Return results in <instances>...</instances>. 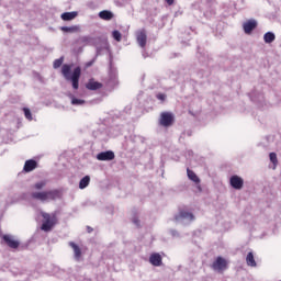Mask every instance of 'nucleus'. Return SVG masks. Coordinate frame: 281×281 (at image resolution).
<instances>
[{"instance_id": "1", "label": "nucleus", "mask_w": 281, "mask_h": 281, "mask_svg": "<svg viewBox=\"0 0 281 281\" xmlns=\"http://www.w3.org/2000/svg\"><path fill=\"white\" fill-rule=\"evenodd\" d=\"M61 75L64 76L65 80L71 82L75 91L80 89V76L82 75V69L80 67H76L71 74V65L65 64L61 67Z\"/></svg>"}, {"instance_id": "2", "label": "nucleus", "mask_w": 281, "mask_h": 281, "mask_svg": "<svg viewBox=\"0 0 281 281\" xmlns=\"http://www.w3.org/2000/svg\"><path fill=\"white\" fill-rule=\"evenodd\" d=\"M31 198L34 201H41V203H49L60 199V192L58 190H48V191H33Z\"/></svg>"}, {"instance_id": "3", "label": "nucleus", "mask_w": 281, "mask_h": 281, "mask_svg": "<svg viewBox=\"0 0 281 281\" xmlns=\"http://www.w3.org/2000/svg\"><path fill=\"white\" fill-rule=\"evenodd\" d=\"M44 218L41 229L43 232H52V228L56 225V215L49 213H42Z\"/></svg>"}, {"instance_id": "4", "label": "nucleus", "mask_w": 281, "mask_h": 281, "mask_svg": "<svg viewBox=\"0 0 281 281\" xmlns=\"http://www.w3.org/2000/svg\"><path fill=\"white\" fill-rule=\"evenodd\" d=\"M159 124L160 126H165V128L172 126L175 124V114L170 112H162L160 114Z\"/></svg>"}, {"instance_id": "5", "label": "nucleus", "mask_w": 281, "mask_h": 281, "mask_svg": "<svg viewBox=\"0 0 281 281\" xmlns=\"http://www.w3.org/2000/svg\"><path fill=\"white\" fill-rule=\"evenodd\" d=\"M177 223H192L194 221V214L190 213L187 210H181L178 215L175 216Z\"/></svg>"}, {"instance_id": "6", "label": "nucleus", "mask_w": 281, "mask_h": 281, "mask_svg": "<svg viewBox=\"0 0 281 281\" xmlns=\"http://www.w3.org/2000/svg\"><path fill=\"white\" fill-rule=\"evenodd\" d=\"M98 161H113L115 159V153L108 150L101 151L97 155Z\"/></svg>"}, {"instance_id": "7", "label": "nucleus", "mask_w": 281, "mask_h": 281, "mask_svg": "<svg viewBox=\"0 0 281 281\" xmlns=\"http://www.w3.org/2000/svg\"><path fill=\"white\" fill-rule=\"evenodd\" d=\"M212 267L214 271H225L227 269V261L223 257H217Z\"/></svg>"}, {"instance_id": "8", "label": "nucleus", "mask_w": 281, "mask_h": 281, "mask_svg": "<svg viewBox=\"0 0 281 281\" xmlns=\"http://www.w3.org/2000/svg\"><path fill=\"white\" fill-rule=\"evenodd\" d=\"M38 168V161L29 159L24 162L23 172H34Z\"/></svg>"}, {"instance_id": "9", "label": "nucleus", "mask_w": 281, "mask_h": 281, "mask_svg": "<svg viewBox=\"0 0 281 281\" xmlns=\"http://www.w3.org/2000/svg\"><path fill=\"white\" fill-rule=\"evenodd\" d=\"M136 40L139 47H146L148 36L146 35V30H140L136 33Z\"/></svg>"}, {"instance_id": "10", "label": "nucleus", "mask_w": 281, "mask_h": 281, "mask_svg": "<svg viewBox=\"0 0 281 281\" xmlns=\"http://www.w3.org/2000/svg\"><path fill=\"white\" fill-rule=\"evenodd\" d=\"M245 34H251L256 27H258V22L256 20H248L243 24Z\"/></svg>"}, {"instance_id": "11", "label": "nucleus", "mask_w": 281, "mask_h": 281, "mask_svg": "<svg viewBox=\"0 0 281 281\" xmlns=\"http://www.w3.org/2000/svg\"><path fill=\"white\" fill-rule=\"evenodd\" d=\"M229 183L235 190H243V186H245V181L240 177H231Z\"/></svg>"}, {"instance_id": "12", "label": "nucleus", "mask_w": 281, "mask_h": 281, "mask_svg": "<svg viewBox=\"0 0 281 281\" xmlns=\"http://www.w3.org/2000/svg\"><path fill=\"white\" fill-rule=\"evenodd\" d=\"M102 82L95 81V79H89L86 83V89H88V91H98V89H102Z\"/></svg>"}, {"instance_id": "13", "label": "nucleus", "mask_w": 281, "mask_h": 281, "mask_svg": "<svg viewBox=\"0 0 281 281\" xmlns=\"http://www.w3.org/2000/svg\"><path fill=\"white\" fill-rule=\"evenodd\" d=\"M3 240L9 247H11V249L19 248V241L14 240V237H12V235H4Z\"/></svg>"}, {"instance_id": "14", "label": "nucleus", "mask_w": 281, "mask_h": 281, "mask_svg": "<svg viewBox=\"0 0 281 281\" xmlns=\"http://www.w3.org/2000/svg\"><path fill=\"white\" fill-rule=\"evenodd\" d=\"M69 247H71V249L74 251L75 259L80 260V258L82 256V250L80 249V247L78 245H76V243H74V241L69 243Z\"/></svg>"}, {"instance_id": "15", "label": "nucleus", "mask_w": 281, "mask_h": 281, "mask_svg": "<svg viewBox=\"0 0 281 281\" xmlns=\"http://www.w3.org/2000/svg\"><path fill=\"white\" fill-rule=\"evenodd\" d=\"M149 262L154 267H161V255L159 254H153L149 257Z\"/></svg>"}, {"instance_id": "16", "label": "nucleus", "mask_w": 281, "mask_h": 281, "mask_svg": "<svg viewBox=\"0 0 281 281\" xmlns=\"http://www.w3.org/2000/svg\"><path fill=\"white\" fill-rule=\"evenodd\" d=\"M76 16H78L77 11L65 12V13L61 14V20L63 21H74V19H76Z\"/></svg>"}, {"instance_id": "17", "label": "nucleus", "mask_w": 281, "mask_h": 281, "mask_svg": "<svg viewBox=\"0 0 281 281\" xmlns=\"http://www.w3.org/2000/svg\"><path fill=\"white\" fill-rule=\"evenodd\" d=\"M99 16L102 19V21H111V19H113V12L103 10L99 12Z\"/></svg>"}, {"instance_id": "18", "label": "nucleus", "mask_w": 281, "mask_h": 281, "mask_svg": "<svg viewBox=\"0 0 281 281\" xmlns=\"http://www.w3.org/2000/svg\"><path fill=\"white\" fill-rule=\"evenodd\" d=\"M246 263L248 267H257L256 258L254 257V252H248L246 256Z\"/></svg>"}, {"instance_id": "19", "label": "nucleus", "mask_w": 281, "mask_h": 281, "mask_svg": "<svg viewBox=\"0 0 281 281\" xmlns=\"http://www.w3.org/2000/svg\"><path fill=\"white\" fill-rule=\"evenodd\" d=\"M89 183H91V178L89 177H83L80 181H79V188L80 190H85V188H87L89 186Z\"/></svg>"}, {"instance_id": "20", "label": "nucleus", "mask_w": 281, "mask_h": 281, "mask_svg": "<svg viewBox=\"0 0 281 281\" xmlns=\"http://www.w3.org/2000/svg\"><path fill=\"white\" fill-rule=\"evenodd\" d=\"M263 41L265 43H273V41H276V34H273L272 32H268L263 35Z\"/></svg>"}, {"instance_id": "21", "label": "nucleus", "mask_w": 281, "mask_h": 281, "mask_svg": "<svg viewBox=\"0 0 281 281\" xmlns=\"http://www.w3.org/2000/svg\"><path fill=\"white\" fill-rule=\"evenodd\" d=\"M60 30L74 34V32H78V26H61Z\"/></svg>"}, {"instance_id": "22", "label": "nucleus", "mask_w": 281, "mask_h": 281, "mask_svg": "<svg viewBox=\"0 0 281 281\" xmlns=\"http://www.w3.org/2000/svg\"><path fill=\"white\" fill-rule=\"evenodd\" d=\"M80 45H91V36H82L79 38Z\"/></svg>"}, {"instance_id": "23", "label": "nucleus", "mask_w": 281, "mask_h": 281, "mask_svg": "<svg viewBox=\"0 0 281 281\" xmlns=\"http://www.w3.org/2000/svg\"><path fill=\"white\" fill-rule=\"evenodd\" d=\"M270 161L273 164L274 168L278 166V154L276 153H270L269 154Z\"/></svg>"}, {"instance_id": "24", "label": "nucleus", "mask_w": 281, "mask_h": 281, "mask_svg": "<svg viewBox=\"0 0 281 281\" xmlns=\"http://www.w3.org/2000/svg\"><path fill=\"white\" fill-rule=\"evenodd\" d=\"M23 112H24L25 119L29 120V122H32V120H33L32 111H30L29 108H23Z\"/></svg>"}, {"instance_id": "25", "label": "nucleus", "mask_w": 281, "mask_h": 281, "mask_svg": "<svg viewBox=\"0 0 281 281\" xmlns=\"http://www.w3.org/2000/svg\"><path fill=\"white\" fill-rule=\"evenodd\" d=\"M112 36H113L114 41H116L117 43H120L122 41V33H120V31H113Z\"/></svg>"}, {"instance_id": "26", "label": "nucleus", "mask_w": 281, "mask_h": 281, "mask_svg": "<svg viewBox=\"0 0 281 281\" xmlns=\"http://www.w3.org/2000/svg\"><path fill=\"white\" fill-rule=\"evenodd\" d=\"M71 104L75 106H78V105L85 104V100L72 98Z\"/></svg>"}, {"instance_id": "27", "label": "nucleus", "mask_w": 281, "mask_h": 281, "mask_svg": "<svg viewBox=\"0 0 281 281\" xmlns=\"http://www.w3.org/2000/svg\"><path fill=\"white\" fill-rule=\"evenodd\" d=\"M64 58L56 59L53 64L54 69H58V67L63 66Z\"/></svg>"}, {"instance_id": "28", "label": "nucleus", "mask_w": 281, "mask_h": 281, "mask_svg": "<svg viewBox=\"0 0 281 281\" xmlns=\"http://www.w3.org/2000/svg\"><path fill=\"white\" fill-rule=\"evenodd\" d=\"M46 186L45 181H41L34 184L35 190H43V187Z\"/></svg>"}, {"instance_id": "29", "label": "nucleus", "mask_w": 281, "mask_h": 281, "mask_svg": "<svg viewBox=\"0 0 281 281\" xmlns=\"http://www.w3.org/2000/svg\"><path fill=\"white\" fill-rule=\"evenodd\" d=\"M156 98H157V100H161V102H165V101H166V94H164V93H158V94L156 95Z\"/></svg>"}, {"instance_id": "30", "label": "nucleus", "mask_w": 281, "mask_h": 281, "mask_svg": "<svg viewBox=\"0 0 281 281\" xmlns=\"http://www.w3.org/2000/svg\"><path fill=\"white\" fill-rule=\"evenodd\" d=\"M132 223H134V225H136V227H139V220L137 218V216H134L132 218Z\"/></svg>"}, {"instance_id": "31", "label": "nucleus", "mask_w": 281, "mask_h": 281, "mask_svg": "<svg viewBox=\"0 0 281 281\" xmlns=\"http://www.w3.org/2000/svg\"><path fill=\"white\" fill-rule=\"evenodd\" d=\"M191 181L194 183H201V179L199 177H190Z\"/></svg>"}, {"instance_id": "32", "label": "nucleus", "mask_w": 281, "mask_h": 281, "mask_svg": "<svg viewBox=\"0 0 281 281\" xmlns=\"http://www.w3.org/2000/svg\"><path fill=\"white\" fill-rule=\"evenodd\" d=\"M187 175L188 177H196V175L194 173V171L187 169Z\"/></svg>"}, {"instance_id": "33", "label": "nucleus", "mask_w": 281, "mask_h": 281, "mask_svg": "<svg viewBox=\"0 0 281 281\" xmlns=\"http://www.w3.org/2000/svg\"><path fill=\"white\" fill-rule=\"evenodd\" d=\"M166 3H168L169 5H172L175 3V0H165Z\"/></svg>"}, {"instance_id": "34", "label": "nucleus", "mask_w": 281, "mask_h": 281, "mask_svg": "<svg viewBox=\"0 0 281 281\" xmlns=\"http://www.w3.org/2000/svg\"><path fill=\"white\" fill-rule=\"evenodd\" d=\"M88 232H89V234H91V232H93V229L91 227H88Z\"/></svg>"}, {"instance_id": "35", "label": "nucleus", "mask_w": 281, "mask_h": 281, "mask_svg": "<svg viewBox=\"0 0 281 281\" xmlns=\"http://www.w3.org/2000/svg\"><path fill=\"white\" fill-rule=\"evenodd\" d=\"M172 236H177V232H172Z\"/></svg>"}, {"instance_id": "36", "label": "nucleus", "mask_w": 281, "mask_h": 281, "mask_svg": "<svg viewBox=\"0 0 281 281\" xmlns=\"http://www.w3.org/2000/svg\"><path fill=\"white\" fill-rule=\"evenodd\" d=\"M198 190L201 191V186H198Z\"/></svg>"}]
</instances>
